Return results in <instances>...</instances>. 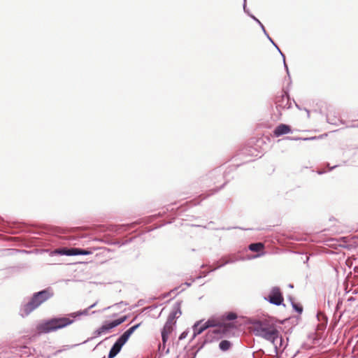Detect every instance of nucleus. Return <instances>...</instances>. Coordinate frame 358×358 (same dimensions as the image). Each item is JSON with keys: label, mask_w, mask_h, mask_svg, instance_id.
I'll list each match as a JSON object with an SVG mask.
<instances>
[{"label": "nucleus", "mask_w": 358, "mask_h": 358, "mask_svg": "<svg viewBox=\"0 0 358 358\" xmlns=\"http://www.w3.org/2000/svg\"><path fill=\"white\" fill-rule=\"evenodd\" d=\"M52 296L53 292L50 288L45 289L34 293L27 303L22 305L20 310V315L22 317H27L33 310L50 299Z\"/></svg>", "instance_id": "nucleus-1"}, {"label": "nucleus", "mask_w": 358, "mask_h": 358, "mask_svg": "<svg viewBox=\"0 0 358 358\" xmlns=\"http://www.w3.org/2000/svg\"><path fill=\"white\" fill-rule=\"evenodd\" d=\"M74 322V319L67 315L66 317H57L47 320L37 326L39 333L48 334L63 329Z\"/></svg>", "instance_id": "nucleus-2"}, {"label": "nucleus", "mask_w": 358, "mask_h": 358, "mask_svg": "<svg viewBox=\"0 0 358 358\" xmlns=\"http://www.w3.org/2000/svg\"><path fill=\"white\" fill-rule=\"evenodd\" d=\"M278 331L275 325L268 320H257L254 322V334L267 341H273L275 338H276Z\"/></svg>", "instance_id": "nucleus-3"}, {"label": "nucleus", "mask_w": 358, "mask_h": 358, "mask_svg": "<svg viewBox=\"0 0 358 358\" xmlns=\"http://www.w3.org/2000/svg\"><path fill=\"white\" fill-rule=\"evenodd\" d=\"M126 317H122L117 320H113L109 322L104 323L101 327L98 328L96 330H95L93 333V336L88 338L87 340L83 341L82 343H86L89 342L90 341L92 340L94 338L100 336L103 334H106L108 331H109L110 329L117 327L118 325L121 324L126 320Z\"/></svg>", "instance_id": "nucleus-4"}, {"label": "nucleus", "mask_w": 358, "mask_h": 358, "mask_svg": "<svg viewBox=\"0 0 358 358\" xmlns=\"http://www.w3.org/2000/svg\"><path fill=\"white\" fill-rule=\"evenodd\" d=\"M265 300L268 301L270 303L280 306L283 302V296L280 292V289L278 287H273L271 289L269 294L264 297Z\"/></svg>", "instance_id": "nucleus-5"}, {"label": "nucleus", "mask_w": 358, "mask_h": 358, "mask_svg": "<svg viewBox=\"0 0 358 358\" xmlns=\"http://www.w3.org/2000/svg\"><path fill=\"white\" fill-rule=\"evenodd\" d=\"M292 103L289 99V94L286 92H282L275 98V107L278 110L280 109H288L291 107Z\"/></svg>", "instance_id": "nucleus-6"}, {"label": "nucleus", "mask_w": 358, "mask_h": 358, "mask_svg": "<svg viewBox=\"0 0 358 358\" xmlns=\"http://www.w3.org/2000/svg\"><path fill=\"white\" fill-rule=\"evenodd\" d=\"M60 255H64L67 256L74 255H89L92 254V251L86 249L71 248L69 249H62L58 251Z\"/></svg>", "instance_id": "nucleus-7"}, {"label": "nucleus", "mask_w": 358, "mask_h": 358, "mask_svg": "<svg viewBox=\"0 0 358 358\" xmlns=\"http://www.w3.org/2000/svg\"><path fill=\"white\" fill-rule=\"evenodd\" d=\"M122 337L120 336L110 348L108 358H114L121 351L123 345L127 343Z\"/></svg>", "instance_id": "nucleus-8"}, {"label": "nucleus", "mask_w": 358, "mask_h": 358, "mask_svg": "<svg viewBox=\"0 0 358 358\" xmlns=\"http://www.w3.org/2000/svg\"><path fill=\"white\" fill-rule=\"evenodd\" d=\"M292 131L291 127L289 125L280 124L273 131V134L275 137L281 136L284 134H289Z\"/></svg>", "instance_id": "nucleus-9"}, {"label": "nucleus", "mask_w": 358, "mask_h": 358, "mask_svg": "<svg viewBox=\"0 0 358 358\" xmlns=\"http://www.w3.org/2000/svg\"><path fill=\"white\" fill-rule=\"evenodd\" d=\"M269 342H271L273 344V345L274 346V348H275L276 352L278 350H280L281 349H284L285 348L284 341H283L282 337L280 334V331H278L277 333L276 338H275V339L273 341L271 340Z\"/></svg>", "instance_id": "nucleus-10"}, {"label": "nucleus", "mask_w": 358, "mask_h": 358, "mask_svg": "<svg viewBox=\"0 0 358 358\" xmlns=\"http://www.w3.org/2000/svg\"><path fill=\"white\" fill-rule=\"evenodd\" d=\"M193 329V336L192 339H194L197 335L201 334L206 329L202 323V321L196 322L192 327Z\"/></svg>", "instance_id": "nucleus-11"}, {"label": "nucleus", "mask_w": 358, "mask_h": 358, "mask_svg": "<svg viewBox=\"0 0 358 358\" xmlns=\"http://www.w3.org/2000/svg\"><path fill=\"white\" fill-rule=\"evenodd\" d=\"M169 315L176 319L178 318L182 315L181 301H177L173 304L172 310Z\"/></svg>", "instance_id": "nucleus-12"}, {"label": "nucleus", "mask_w": 358, "mask_h": 358, "mask_svg": "<svg viewBox=\"0 0 358 358\" xmlns=\"http://www.w3.org/2000/svg\"><path fill=\"white\" fill-rule=\"evenodd\" d=\"M141 323H138L129 329H128L126 331L123 333L120 336L122 337L126 341H127L131 336V335L140 327Z\"/></svg>", "instance_id": "nucleus-13"}, {"label": "nucleus", "mask_w": 358, "mask_h": 358, "mask_svg": "<svg viewBox=\"0 0 358 358\" xmlns=\"http://www.w3.org/2000/svg\"><path fill=\"white\" fill-rule=\"evenodd\" d=\"M89 310H90V309H88V308H87L83 310H79V311H76L74 313H71L69 314V315L70 317H71L73 319H74V322H75L76 320H78L80 316L87 315L89 314Z\"/></svg>", "instance_id": "nucleus-14"}, {"label": "nucleus", "mask_w": 358, "mask_h": 358, "mask_svg": "<svg viewBox=\"0 0 358 358\" xmlns=\"http://www.w3.org/2000/svg\"><path fill=\"white\" fill-rule=\"evenodd\" d=\"M176 318L169 315L167 320L164 326V329L172 331L173 325L176 323Z\"/></svg>", "instance_id": "nucleus-15"}, {"label": "nucleus", "mask_w": 358, "mask_h": 358, "mask_svg": "<svg viewBox=\"0 0 358 358\" xmlns=\"http://www.w3.org/2000/svg\"><path fill=\"white\" fill-rule=\"evenodd\" d=\"M220 334V331L217 329L209 330L206 334V342H210Z\"/></svg>", "instance_id": "nucleus-16"}, {"label": "nucleus", "mask_w": 358, "mask_h": 358, "mask_svg": "<svg viewBox=\"0 0 358 358\" xmlns=\"http://www.w3.org/2000/svg\"><path fill=\"white\" fill-rule=\"evenodd\" d=\"M231 347V343L230 341L227 340H223L219 344V348L222 351H227L229 350V348Z\"/></svg>", "instance_id": "nucleus-17"}, {"label": "nucleus", "mask_w": 358, "mask_h": 358, "mask_svg": "<svg viewBox=\"0 0 358 358\" xmlns=\"http://www.w3.org/2000/svg\"><path fill=\"white\" fill-rule=\"evenodd\" d=\"M264 248V244L262 243H251L249 245V249L253 252H259Z\"/></svg>", "instance_id": "nucleus-18"}, {"label": "nucleus", "mask_w": 358, "mask_h": 358, "mask_svg": "<svg viewBox=\"0 0 358 358\" xmlns=\"http://www.w3.org/2000/svg\"><path fill=\"white\" fill-rule=\"evenodd\" d=\"M238 259L237 258H235V257H229L227 260L223 262L221 264H220L219 266H217L216 268L212 269L210 271H215L217 268H221L222 266H224V265L226 264H233V263H235L236 262H237Z\"/></svg>", "instance_id": "nucleus-19"}, {"label": "nucleus", "mask_w": 358, "mask_h": 358, "mask_svg": "<svg viewBox=\"0 0 358 358\" xmlns=\"http://www.w3.org/2000/svg\"><path fill=\"white\" fill-rule=\"evenodd\" d=\"M291 304L293 309L299 314H301L303 312V307L300 304L294 303L292 300L291 301Z\"/></svg>", "instance_id": "nucleus-20"}, {"label": "nucleus", "mask_w": 358, "mask_h": 358, "mask_svg": "<svg viewBox=\"0 0 358 358\" xmlns=\"http://www.w3.org/2000/svg\"><path fill=\"white\" fill-rule=\"evenodd\" d=\"M171 331L162 329V339L164 343H165L168 340V334H170Z\"/></svg>", "instance_id": "nucleus-21"}, {"label": "nucleus", "mask_w": 358, "mask_h": 358, "mask_svg": "<svg viewBox=\"0 0 358 358\" xmlns=\"http://www.w3.org/2000/svg\"><path fill=\"white\" fill-rule=\"evenodd\" d=\"M225 318L229 321L234 320L237 318V315L235 313L230 312L226 315Z\"/></svg>", "instance_id": "nucleus-22"}, {"label": "nucleus", "mask_w": 358, "mask_h": 358, "mask_svg": "<svg viewBox=\"0 0 358 358\" xmlns=\"http://www.w3.org/2000/svg\"><path fill=\"white\" fill-rule=\"evenodd\" d=\"M206 329H207L209 327H214L216 326L215 322L213 320H208L203 324Z\"/></svg>", "instance_id": "nucleus-23"}, {"label": "nucleus", "mask_w": 358, "mask_h": 358, "mask_svg": "<svg viewBox=\"0 0 358 358\" xmlns=\"http://www.w3.org/2000/svg\"><path fill=\"white\" fill-rule=\"evenodd\" d=\"M280 55L282 57V59H283V64H284V67L287 71V73L289 75V70H288V66L285 62V55L280 52Z\"/></svg>", "instance_id": "nucleus-24"}, {"label": "nucleus", "mask_w": 358, "mask_h": 358, "mask_svg": "<svg viewBox=\"0 0 358 358\" xmlns=\"http://www.w3.org/2000/svg\"><path fill=\"white\" fill-rule=\"evenodd\" d=\"M188 334L187 331H183L179 336V340H183L185 339Z\"/></svg>", "instance_id": "nucleus-25"}, {"label": "nucleus", "mask_w": 358, "mask_h": 358, "mask_svg": "<svg viewBox=\"0 0 358 358\" xmlns=\"http://www.w3.org/2000/svg\"><path fill=\"white\" fill-rule=\"evenodd\" d=\"M259 25L260 26L261 29H262V31H264V34H265L266 36H268V34H267V32H266V29H265V28H264V26L262 24V23L261 22V24H259Z\"/></svg>", "instance_id": "nucleus-26"}, {"label": "nucleus", "mask_w": 358, "mask_h": 358, "mask_svg": "<svg viewBox=\"0 0 358 358\" xmlns=\"http://www.w3.org/2000/svg\"><path fill=\"white\" fill-rule=\"evenodd\" d=\"M250 16L255 21L257 22L259 24H261V22L257 18L255 17L254 15H250Z\"/></svg>", "instance_id": "nucleus-27"}, {"label": "nucleus", "mask_w": 358, "mask_h": 358, "mask_svg": "<svg viewBox=\"0 0 358 358\" xmlns=\"http://www.w3.org/2000/svg\"><path fill=\"white\" fill-rule=\"evenodd\" d=\"M243 10H244L245 13H248L249 15H250V14L248 13V9H246L245 0H244Z\"/></svg>", "instance_id": "nucleus-28"}, {"label": "nucleus", "mask_w": 358, "mask_h": 358, "mask_svg": "<svg viewBox=\"0 0 358 358\" xmlns=\"http://www.w3.org/2000/svg\"><path fill=\"white\" fill-rule=\"evenodd\" d=\"M243 10H244L245 13H248L249 15H250V14L248 13V9H246L245 0H244Z\"/></svg>", "instance_id": "nucleus-29"}, {"label": "nucleus", "mask_w": 358, "mask_h": 358, "mask_svg": "<svg viewBox=\"0 0 358 358\" xmlns=\"http://www.w3.org/2000/svg\"><path fill=\"white\" fill-rule=\"evenodd\" d=\"M272 44L276 48V49L278 50V52L280 53L281 50L278 48V46L274 43V41H272Z\"/></svg>", "instance_id": "nucleus-30"}, {"label": "nucleus", "mask_w": 358, "mask_h": 358, "mask_svg": "<svg viewBox=\"0 0 358 358\" xmlns=\"http://www.w3.org/2000/svg\"><path fill=\"white\" fill-rule=\"evenodd\" d=\"M272 44L276 48V49L278 50V52L280 53L281 50L278 48V46L274 43V41H272Z\"/></svg>", "instance_id": "nucleus-31"}, {"label": "nucleus", "mask_w": 358, "mask_h": 358, "mask_svg": "<svg viewBox=\"0 0 358 358\" xmlns=\"http://www.w3.org/2000/svg\"><path fill=\"white\" fill-rule=\"evenodd\" d=\"M96 304H97V301H96V302H95L94 303L92 304L91 306H90L88 307V309H90H90H92V308H94Z\"/></svg>", "instance_id": "nucleus-32"}, {"label": "nucleus", "mask_w": 358, "mask_h": 358, "mask_svg": "<svg viewBox=\"0 0 358 358\" xmlns=\"http://www.w3.org/2000/svg\"><path fill=\"white\" fill-rule=\"evenodd\" d=\"M21 350H27V348L26 346H23V347H21Z\"/></svg>", "instance_id": "nucleus-33"}, {"label": "nucleus", "mask_w": 358, "mask_h": 358, "mask_svg": "<svg viewBox=\"0 0 358 358\" xmlns=\"http://www.w3.org/2000/svg\"><path fill=\"white\" fill-rule=\"evenodd\" d=\"M267 36L268 39L271 43H272V41H273L272 40V38L269 36V35H268V36Z\"/></svg>", "instance_id": "nucleus-34"}, {"label": "nucleus", "mask_w": 358, "mask_h": 358, "mask_svg": "<svg viewBox=\"0 0 358 358\" xmlns=\"http://www.w3.org/2000/svg\"><path fill=\"white\" fill-rule=\"evenodd\" d=\"M337 166H338L337 165H334V166L331 167V168L329 169V170H332V169H334V168H336V167H337Z\"/></svg>", "instance_id": "nucleus-35"}, {"label": "nucleus", "mask_w": 358, "mask_h": 358, "mask_svg": "<svg viewBox=\"0 0 358 358\" xmlns=\"http://www.w3.org/2000/svg\"><path fill=\"white\" fill-rule=\"evenodd\" d=\"M185 285H187V286H190V285H191V283L185 282Z\"/></svg>", "instance_id": "nucleus-36"}, {"label": "nucleus", "mask_w": 358, "mask_h": 358, "mask_svg": "<svg viewBox=\"0 0 358 358\" xmlns=\"http://www.w3.org/2000/svg\"><path fill=\"white\" fill-rule=\"evenodd\" d=\"M323 173H324L323 171H318L319 174H322Z\"/></svg>", "instance_id": "nucleus-37"}, {"label": "nucleus", "mask_w": 358, "mask_h": 358, "mask_svg": "<svg viewBox=\"0 0 358 358\" xmlns=\"http://www.w3.org/2000/svg\"><path fill=\"white\" fill-rule=\"evenodd\" d=\"M309 258L308 257H306V262H308Z\"/></svg>", "instance_id": "nucleus-38"}, {"label": "nucleus", "mask_w": 358, "mask_h": 358, "mask_svg": "<svg viewBox=\"0 0 358 358\" xmlns=\"http://www.w3.org/2000/svg\"><path fill=\"white\" fill-rule=\"evenodd\" d=\"M102 358H105V357H102Z\"/></svg>", "instance_id": "nucleus-39"}]
</instances>
